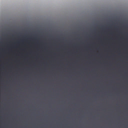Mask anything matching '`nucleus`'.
Segmentation results:
<instances>
[{
	"label": "nucleus",
	"instance_id": "nucleus-1",
	"mask_svg": "<svg viewBox=\"0 0 128 128\" xmlns=\"http://www.w3.org/2000/svg\"><path fill=\"white\" fill-rule=\"evenodd\" d=\"M78 76H79V92H80V33L78 34Z\"/></svg>",
	"mask_w": 128,
	"mask_h": 128
},
{
	"label": "nucleus",
	"instance_id": "nucleus-2",
	"mask_svg": "<svg viewBox=\"0 0 128 128\" xmlns=\"http://www.w3.org/2000/svg\"><path fill=\"white\" fill-rule=\"evenodd\" d=\"M79 108H80V96H79Z\"/></svg>",
	"mask_w": 128,
	"mask_h": 128
},
{
	"label": "nucleus",
	"instance_id": "nucleus-3",
	"mask_svg": "<svg viewBox=\"0 0 128 128\" xmlns=\"http://www.w3.org/2000/svg\"><path fill=\"white\" fill-rule=\"evenodd\" d=\"M80 113L79 112V116H80Z\"/></svg>",
	"mask_w": 128,
	"mask_h": 128
},
{
	"label": "nucleus",
	"instance_id": "nucleus-4",
	"mask_svg": "<svg viewBox=\"0 0 128 128\" xmlns=\"http://www.w3.org/2000/svg\"><path fill=\"white\" fill-rule=\"evenodd\" d=\"M79 128H80V127H79Z\"/></svg>",
	"mask_w": 128,
	"mask_h": 128
}]
</instances>
